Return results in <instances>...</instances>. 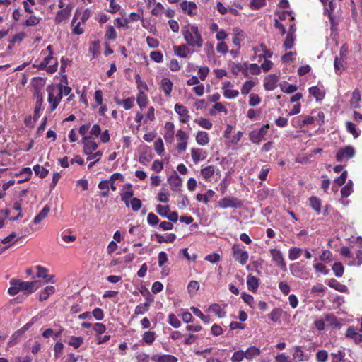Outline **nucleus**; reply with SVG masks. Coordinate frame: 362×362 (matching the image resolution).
<instances>
[{
    "mask_svg": "<svg viewBox=\"0 0 362 362\" xmlns=\"http://www.w3.org/2000/svg\"><path fill=\"white\" fill-rule=\"evenodd\" d=\"M182 34L189 46L198 48L203 46V39L197 26L188 25L183 28Z\"/></svg>",
    "mask_w": 362,
    "mask_h": 362,
    "instance_id": "f257e3e1",
    "label": "nucleus"
},
{
    "mask_svg": "<svg viewBox=\"0 0 362 362\" xmlns=\"http://www.w3.org/2000/svg\"><path fill=\"white\" fill-rule=\"evenodd\" d=\"M232 255L234 259L241 265H245L249 259V254L245 250V247L239 243H235L232 247Z\"/></svg>",
    "mask_w": 362,
    "mask_h": 362,
    "instance_id": "f03ea898",
    "label": "nucleus"
},
{
    "mask_svg": "<svg viewBox=\"0 0 362 362\" xmlns=\"http://www.w3.org/2000/svg\"><path fill=\"white\" fill-rule=\"evenodd\" d=\"M124 176L121 173H115L110 176L109 180L100 182L98 184V188L101 190H108L109 187H110L112 191H115L117 188L115 185V181L117 180L124 181Z\"/></svg>",
    "mask_w": 362,
    "mask_h": 362,
    "instance_id": "7ed1b4c3",
    "label": "nucleus"
},
{
    "mask_svg": "<svg viewBox=\"0 0 362 362\" xmlns=\"http://www.w3.org/2000/svg\"><path fill=\"white\" fill-rule=\"evenodd\" d=\"M218 206L221 209L240 208L243 206V202L233 197H225L220 199Z\"/></svg>",
    "mask_w": 362,
    "mask_h": 362,
    "instance_id": "20e7f679",
    "label": "nucleus"
},
{
    "mask_svg": "<svg viewBox=\"0 0 362 362\" xmlns=\"http://www.w3.org/2000/svg\"><path fill=\"white\" fill-rule=\"evenodd\" d=\"M53 56L51 54L45 55L44 59L40 62L38 64L34 65V66L37 67L40 70L46 69L47 71L52 74L57 71V62L55 61L53 64L49 65L53 61Z\"/></svg>",
    "mask_w": 362,
    "mask_h": 362,
    "instance_id": "39448f33",
    "label": "nucleus"
},
{
    "mask_svg": "<svg viewBox=\"0 0 362 362\" xmlns=\"http://www.w3.org/2000/svg\"><path fill=\"white\" fill-rule=\"evenodd\" d=\"M269 252L275 265L281 270L286 271V264L281 251L278 249H270Z\"/></svg>",
    "mask_w": 362,
    "mask_h": 362,
    "instance_id": "423d86ee",
    "label": "nucleus"
},
{
    "mask_svg": "<svg viewBox=\"0 0 362 362\" xmlns=\"http://www.w3.org/2000/svg\"><path fill=\"white\" fill-rule=\"evenodd\" d=\"M269 128V125L267 124L263 125L259 130L251 132L249 136L250 141L254 144H259L267 134Z\"/></svg>",
    "mask_w": 362,
    "mask_h": 362,
    "instance_id": "0eeeda50",
    "label": "nucleus"
},
{
    "mask_svg": "<svg viewBox=\"0 0 362 362\" xmlns=\"http://www.w3.org/2000/svg\"><path fill=\"white\" fill-rule=\"evenodd\" d=\"M21 291H25L27 293H31L42 286L40 281L35 280L33 281H21L18 283Z\"/></svg>",
    "mask_w": 362,
    "mask_h": 362,
    "instance_id": "6e6552de",
    "label": "nucleus"
},
{
    "mask_svg": "<svg viewBox=\"0 0 362 362\" xmlns=\"http://www.w3.org/2000/svg\"><path fill=\"white\" fill-rule=\"evenodd\" d=\"M336 8V3L334 0H330L329 1L328 5L325 4L324 6V13L325 15H327L331 23V29L334 30L335 29V26L337 23L335 22V17L333 16V11Z\"/></svg>",
    "mask_w": 362,
    "mask_h": 362,
    "instance_id": "1a4fd4ad",
    "label": "nucleus"
},
{
    "mask_svg": "<svg viewBox=\"0 0 362 362\" xmlns=\"http://www.w3.org/2000/svg\"><path fill=\"white\" fill-rule=\"evenodd\" d=\"M175 136L177 141V150L185 151L187 148L189 136L183 130L180 129L177 132Z\"/></svg>",
    "mask_w": 362,
    "mask_h": 362,
    "instance_id": "9d476101",
    "label": "nucleus"
},
{
    "mask_svg": "<svg viewBox=\"0 0 362 362\" xmlns=\"http://www.w3.org/2000/svg\"><path fill=\"white\" fill-rule=\"evenodd\" d=\"M355 154L354 148L351 146H347L344 148H340L337 154L336 159L337 161H341L344 158H351L354 157Z\"/></svg>",
    "mask_w": 362,
    "mask_h": 362,
    "instance_id": "9b49d317",
    "label": "nucleus"
},
{
    "mask_svg": "<svg viewBox=\"0 0 362 362\" xmlns=\"http://www.w3.org/2000/svg\"><path fill=\"white\" fill-rule=\"evenodd\" d=\"M175 112L180 117V121L182 123H187L189 120V115L187 109L182 105L176 103L174 107Z\"/></svg>",
    "mask_w": 362,
    "mask_h": 362,
    "instance_id": "f8f14e48",
    "label": "nucleus"
},
{
    "mask_svg": "<svg viewBox=\"0 0 362 362\" xmlns=\"http://www.w3.org/2000/svg\"><path fill=\"white\" fill-rule=\"evenodd\" d=\"M90 138V136H83L82 139V141L84 144L83 153L86 156L92 155V153L98 148V144L95 141H89Z\"/></svg>",
    "mask_w": 362,
    "mask_h": 362,
    "instance_id": "ddd939ff",
    "label": "nucleus"
},
{
    "mask_svg": "<svg viewBox=\"0 0 362 362\" xmlns=\"http://www.w3.org/2000/svg\"><path fill=\"white\" fill-rule=\"evenodd\" d=\"M279 77L276 74H269L264 78V87L267 90H273L277 86Z\"/></svg>",
    "mask_w": 362,
    "mask_h": 362,
    "instance_id": "4468645a",
    "label": "nucleus"
},
{
    "mask_svg": "<svg viewBox=\"0 0 362 362\" xmlns=\"http://www.w3.org/2000/svg\"><path fill=\"white\" fill-rule=\"evenodd\" d=\"M47 91L48 93V102L51 105V111H54L57 107V100L54 90V85L48 86Z\"/></svg>",
    "mask_w": 362,
    "mask_h": 362,
    "instance_id": "2eb2a0df",
    "label": "nucleus"
},
{
    "mask_svg": "<svg viewBox=\"0 0 362 362\" xmlns=\"http://www.w3.org/2000/svg\"><path fill=\"white\" fill-rule=\"evenodd\" d=\"M59 10L57 12L54 18V23L59 24L62 21L68 19L71 15V10L66 9L64 8H59Z\"/></svg>",
    "mask_w": 362,
    "mask_h": 362,
    "instance_id": "dca6fc26",
    "label": "nucleus"
},
{
    "mask_svg": "<svg viewBox=\"0 0 362 362\" xmlns=\"http://www.w3.org/2000/svg\"><path fill=\"white\" fill-rule=\"evenodd\" d=\"M346 337L352 339L356 344L362 341V335L357 332L354 327H349L346 332Z\"/></svg>",
    "mask_w": 362,
    "mask_h": 362,
    "instance_id": "f3484780",
    "label": "nucleus"
},
{
    "mask_svg": "<svg viewBox=\"0 0 362 362\" xmlns=\"http://www.w3.org/2000/svg\"><path fill=\"white\" fill-rule=\"evenodd\" d=\"M35 98H36V104L35 107L33 117L34 119H37L40 117V112L42 110L43 96L42 93H37Z\"/></svg>",
    "mask_w": 362,
    "mask_h": 362,
    "instance_id": "a211bd4d",
    "label": "nucleus"
},
{
    "mask_svg": "<svg viewBox=\"0 0 362 362\" xmlns=\"http://www.w3.org/2000/svg\"><path fill=\"white\" fill-rule=\"evenodd\" d=\"M131 185H127L126 187L127 189L124 188L121 193V199L125 203L127 206H129L130 198L134 195V191L131 189Z\"/></svg>",
    "mask_w": 362,
    "mask_h": 362,
    "instance_id": "6ab92c4d",
    "label": "nucleus"
},
{
    "mask_svg": "<svg viewBox=\"0 0 362 362\" xmlns=\"http://www.w3.org/2000/svg\"><path fill=\"white\" fill-rule=\"evenodd\" d=\"M31 84L35 89L34 96H36L37 93H41L40 90L44 87L45 81L42 78L35 77L33 78Z\"/></svg>",
    "mask_w": 362,
    "mask_h": 362,
    "instance_id": "aec40b11",
    "label": "nucleus"
},
{
    "mask_svg": "<svg viewBox=\"0 0 362 362\" xmlns=\"http://www.w3.org/2000/svg\"><path fill=\"white\" fill-rule=\"evenodd\" d=\"M151 359L155 362H177V358L173 355H153Z\"/></svg>",
    "mask_w": 362,
    "mask_h": 362,
    "instance_id": "412c9836",
    "label": "nucleus"
},
{
    "mask_svg": "<svg viewBox=\"0 0 362 362\" xmlns=\"http://www.w3.org/2000/svg\"><path fill=\"white\" fill-rule=\"evenodd\" d=\"M247 286L248 290L254 293L256 292L259 287V279L255 276L248 275L247 277Z\"/></svg>",
    "mask_w": 362,
    "mask_h": 362,
    "instance_id": "4be33fe9",
    "label": "nucleus"
},
{
    "mask_svg": "<svg viewBox=\"0 0 362 362\" xmlns=\"http://www.w3.org/2000/svg\"><path fill=\"white\" fill-rule=\"evenodd\" d=\"M162 90L164 91L165 96H170L172 89L173 83L168 78H163L160 83Z\"/></svg>",
    "mask_w": 362,
    "mask_h": 362,
    "instance_id": "5701e85b",
    "label": "nucleus"
},
{
    "mask_svg": "<svg viewBox=\"0 0 362 362\" xmlns=\"http://www.w3.org/2000/svg\"><path fill=\"white\" fill-rule=\"evenodd\" d=\"M180 6L185 13L190 16L196 13L197 6L194 2L184 1L180 4Z\"/></svg>",
    "mask_w": 362,
    "mask_h": 362,
    "instance_id": "b1692460",
    "label": "nucleus"
},
{
    "mask_svg": "<svg viewBox=\"0 0 362 362\" xmlns=\"http://www.w3.org/2000/svg\"><path fill=\"white\" fill-rule=\"evenodd\" d=\"M173 49L175 54L182 58L187 57L188 54L190 53L189 49L185 45H182L179 46H174Z\"/></svg>",
    "mask_w": 362,
    "mask_h": 362,
    "instance_id": "393cba45",
    "label": "nucleus"
},
{
    "mask_svg": "<svg viewBox=\"0 0 362 362\" xmlns=\"http://www.w3.org/2000/svg\"><path fill=\"white\" fill-rule=\"evenodd\" d=\"M234 36L233 37V43L238 47H240V42L245 38L244 32L239 28H235L233 30Z\"/></svg>",
    "mask_w": 362,
    "mask_h": 362,
    "instance_id": "a878e982",
    "label": "nucleus"
},
{
    "mask_svg": "<svg viewBox=\"0 0 362 362\" xmlns=\"http://www.w3.org/2000/svg\"><path fill=\"white\" fill-rule=\"evenodd\" d=\"M192 158L194 163L206 158L205 153L201 148H192L191 151Z\"/></svg>",
    "mask_w": 362,
    "mask_h": 362,
    "instance_id": "bb28decb",
    "label": "nucleus"
},
{
    "mask_svg": "<svg viewBox=\"0 0 362 362\" xmlns=\"http://www.w3.org/2000/svg\"><path fill=\"white\" fill-rule=\"evenodd\" d=\"M214 172L215 166L211 165L201 169L200 174L204 180H208L214 175Z\"/></svg>",
    "mask_w": 362,
    "mask_h": 362,
    "instance_id": "cd10ccee",
    "label": "nucleus"
},
{
    "mask_svg": "<svg viewBox=\"0 0 362 362\" xmlns=\"http://www.w3.org/2000/svg\"><path fill=\"white\" fill-rule=\"evenodd\" d=\"M214 194L215 192L213 190L209 189L204 194H197L196 196V199L198 202H202L206 204L209 203V199L214 197Z\"/></svg>",
    "mask_w": 362,
    "mask_h": 362,
    "instance_id": "c85d7f7f",
    "label": "nucleus"
},
{
    "mask_svg": "<svg viewBox=\"0 0 362 362\" xmlns=\"http://www.w3.org/2000/svg\"><path fill=\"white\" fill-rule=\"evenodd\" d=\"M197 142L202 146H204L209 142V135L206 132L199 131L196 136Z\"/></svg>",
    "mask_w": 362,
    "mask_h": 362,
    "instance_id": "c756f323",
    "label": "nucleus"
},
{
    "mask_svg": "<svg viewBox=\"0 0 362 362\" xmlns=\"http://www.w3.org/2000/svg\"><path fill=\"white\" fill-rule=\"evenodd\" d=\"M261 353L259 348L256 346H250L245 351V358L247 360H252L254 357L258 356Z\"/></svg>",
    "mask_w": 362,
    "mask_h": 362,
    "instance_id": "7c9ffc66",
    "label": "nucleus"
},
{
    "mask_svg": "<svg viewBox=\"0 0 362 362\" xmlns=\"http://www.w3.org/2000/svg\"><path fill=\"white\" fill-rule=\"evenodd\" d=\"M303 251V249L297 247H291L288 253V259L291 261L296 260L300 257Z\"/></svg>",
    "mask_w": 362,
    "mask_h": 362,
    "instance_id": "2f4dec72",
    "label": "nucleus"
},
{
    "mask_svg": "<svg viewBox=\"0 0 362 362\" xmlns=\"http://www.w3.org/2000/svg\"><path fill=\"white\" fill-rule=\"evenodd\" d=\"M361 100V94L358 89H356L352 93V96L350 100V106L354 109L359 107V102Z\"/></svg>",
    "mask_w": 362,
    "mask_h": 362,
    "instance_id": "473e14b6",
    "label": "nucleus"
},
{
    "mask_svg": "<svg viewBox=\"0 0 362 362\" xmlns=\"http://www.w3.org/2000/svg\"><path fill=\"white\" fill-rule=\"evenodd\" d=\"M55 291V288L53 286H46L44 290L40 293L39 300L43 301L47 300L50 295H52Z\"/></svg>",
    "mask_w": 362,
    "mask_h": 362,
    "instance_id": "72a5a7b5",
    "label": "nucleus"
},
{
    "mask_svg": "<svg viewBox=\"0 0 362 362\" xmlns=\"http://www.w3.org/2000/svg\"><path fill=\"white\" fill-rule=\"evenodd\" d=\"M325 321L334 328L339 329L341 327V323L338 321L337 317L332 314H326Z\"/></svg>",
    "mask_w": 362,
    "mask_h": 362,
    "instance_id": "f704fd0d",
    "label": "nucleus"
},
{
    "mask_svg": "<svg viewBox=\"0 0 362 362\" xmlns=\"http://www.w3.org/2000/svg\"><path fill=\"white\" fill-rule=\"evenodd\" d=\"M309 93L315 97L317 100H320L324 98V91L317 86H312L309 88Z\"/></svg>",
    "mask_w": 362,
    "mask_h": 362,
    "instance_id": "c9c22d12",
    "label": "nucleus"
},
{
    "mask_svg": "<svg viewBox=\"0 0 362 362\" xmlns=\"http://www.w3.org/2000/svg\"><path fill=\"white\" fill-rule=\"evenodd\" d=\"M168 182L170 185L171 189L173 191L177 190L182 185V180L178 175L170 177L168 179Z\"/></svg>",
    "mask_w": 362,
    "mask_h": 362,
    "instance_id": "e433bc0d",
    "label": "nucleus"
},
{
    "mask_svg": "<svg viewBox=\"0 0 362 362\" xmlns=\"http://www.w3.org/2000/svg\"><path fill=\"white\" fill-rule=\"evenodd\" d=\"M50 209L48 206H45L40 213L34 218L33 223L38 224L43 220L48 214Z\"/></svg>",
    "mask_w": 362,
    "mask_h": 362,
    "instance_id": "4c0bfd02",
    "label": "nucleus"
},
{
    "mask_svg": "<svg viewBox=\"0 0 362 362\" xmlns=\"http://www.w3.org/2000/svg\"><path fill=\"white\" fill-rule=\"evenodd\" d=\"M35 269L37 271V277L38 278H43V279H46L47 277H48V279H47V281H51V280L54 278L53 276H48L47 275V269L38 265V266H36L35 267Z\"/></svg>",
    "mask_w": 362,
    "mask_h": 362,
    "instance_id": "58836bf2",
    "label": "nucleus"
},
{
    "mask_svg": "<svg viewBox=\"0 0 362 362\" xmlns=\"http://www.w3.org/2000/svg\"><path fill=\"white\" fill-rule=\"evenodd\" d=\"M281 90L286 93H292L297 90V86L296 85L290 84L286 81H283L280 83Z\"/></svg>",
    "mask_w": 362,
    "mask_h": 362,
    "instance_id": "ea45409f",
    "label": "nucleus"
},
{
    "mask_svg": "<svg viewBox=\"0 0 362 362\" xmlns=\"http://www.w3.org/2000/svg\"><path fill=\"white\" fill-rule=\"evenodd\" d=\"M158 243H173L176 239V235L174 233H168L165 237L160 234H156Z\"/></svg>",
    "mask_w": 362,
    "mask_h": 362,
    "instance_id": "a19ab883",
    "label": "nucleus"
},
{
    "mask_svg": "<svg viewBox=\"0 0 362 362\" xmlns=\"http://www.w3.org/2000/svg\"><path fill=\"white\" fill-rule=\"evenodd\" d=\"M170 193L168 189L162 187L158 194V200L163 203H167L169 202Z\"/></svg>",
    "mask_w": 362,
    "mask_h": 362,
    "instance_id": "79ce46f5",
    "label": "nucleus"
},
{
    "mask_svg": "<svg viewBox=\"0 0 362 362\" xmlns=\"http://www.w3.org/2000/svg\"><path fill=\"white\" fill-rule=\"evenodd\" d=\"M294 40H295V34H293V31L288 32L286 35V37L284 40V47L286 49H291L294 45Z\"/></svg>",
    "mask_w": 362,
    "mask_h": 362,
    "instance_id": "37998d69",
    "label": "nucleus"
},
{
    "mask_svg": "<svg viewBox=\"0 0 362 362\" xmlns=\"http://www.w3.org/2000/svg\"><path fill=\"white\" fill-rule=\"evenodd\" d=\"M328 285L330 287H332L340 292H345L347 290V288L345 285L340 284L334 279H330L328 282Z\"/></svg>",
    "mask_w": 362,
    "mask_h": 362,
    "instance_id": "c03bdc74",
    "label": "nucleus"
},
{
    "mask_svg": "<svg viewBox=\"0 0 362 362\" xmlns=\"http://www.w3.org/2000/svg\"><path fill=\"white\" fill-rule=\"evenodd\" d=\"M291 274L296 277H300L299 274L303 271V267L300 262L291 264L289 267Z\"/></svg>",
    "mask_w": 362,
    "mask_h": 362,
    "instance_id": "a18cd8bd",
    "label": "nucleus"
},
{
    "mask_svg": "<svg viewBox=\"0 0 362 362\" xmlns=\"http://www.w3.org/2000/svg\"><path fill=\"white\" fill-rule=\"evenodd\" d=\"M209 310L220 318H223L226 316V312L221 308L218 304H214L211 305Z\"/></svg>",
    "mask_w": 362,
    "mask_h": 362,
    "instance_id": "49530a36",
    "label": "nucleus"
},
{
    "mask_svg": "<svg viewBox=\"0 0 362 362\" xmlns=\"http://www.w3.org/2000/svg\"><path fill=\"white\" fill-rule=\"evenodd\" d=\"M117 37V32L112 25H107L105 34V38L109 40H115Z\"/></svg>",
    "mask_w": 362,
    "mask_h": 362,
    "instance_id": "de8ad7c7",
    "label": "nucleus"
},
{
    "mask_svg": "<svg viewBox=\"0 0 362 362\" xmlns=\"http://www.w3.org/2000/svg\"><path fill=\"white\" fill-rule=\"evenodd\" d=\"M310 206L320 214L321 211V202L316 197H311L309 199Z\"/></svg>",
    "mask_w": 362,
    "mask_h": 362,
    "instance_id": "09e8293b",
    "label": "nucleus"
},
{
    "mask_svg": "<svg viewBox=\"0 0 362 362\" xmlns=\"http://www.w3.org/2000/svg\"><path fill=\"white\" fill-rule=\"evenodd\" d=\"M134 98H128L123 100H116V103L118 105H122L125 110H129L134 106Z\"/></svg>",
    "mask_w": 362,
    "mask_h": 362,
    "instance_id": "8fccbe9b",
    "label": "nucleus"
},
{
    "mask_svg": "<svg viewBox=\"0 0 362 362\" xmlns=\"http://www.w3.org/2000/svg\"><path fill=\"white\" fill-rule=\"evenodd\" d=\"M33 170L35 175L39 176L40 178H45L49 173V170L40 165H35L33 167Z\"/></svg>",
    "mask_w": 362,
    "mask_h": 362,
    "instance_id": "3c124183",
    "label": "nucleus"
},
{
    "mask_svg": "<svg viewBox=\"0 0 362 362\" xmlns=\"http://www.w3.org/2000/svg\"><path fill=\"white\" fill-rule=\"evenodd\" d=\"M305 354L301 347L296 346L294 347V352L293 354V358L296 361H302L304 359Z\"/></svg>",
    "mask_w": 362,
    "mask_h": 362,
    "instance_id": "603ef678",
    "label": "nucleus"
},
{
    "mask_svg": "<svg viewBox=\"0 0 362 362\" xmlns=\"http://www.w3.org/2000/svg\"><path fill=\"white\" fill-rule=\"evenodd\" d=\"M353 192V182L351 180H349L346 185L341 189V194L342 197H349Z\"/></svg>",
    "mask_w": 362,
    "mask_h": 362,
    "instance_id": "864d4df0",
    "label": "nucleus"
},
{
    "mask_svg": "<svg viewBox=\"0 0 362 362\" xmlns=\"http://www.w3.org/2000/svg\"><path fill=\"white\" fill-rule=\"evenodd\" d=\"M191 310L195 315L197 317H199L204 322L209 323L210 322V317L208 315H204L202 312L195 308V307H191Z\"/></svg>",
    "mask_w": 362,
    "mask_h": 362,
    "instance_id": "5fc2aeb1",
    "label": "nucleus"
},
{
    "mask_svg": "<svg viewBox=\"0 0 362 362\" xmlns=\"http://www.w3.org/2000/svg\"><path fill=\"white\" fill-rule=\"evenodd\" d=\"M83 343V338L81 337H71L69 339V344L74 349H78Z\"/></svg>",
    "mask_w": 362,
    "mask_h": 362,
    "instance_id": "6e6d98bb",
    "label": "nucleus"
},
{
    "mask_svg": "<svg viewBox=\"0 0 362 362\" xmlns=\"http://www.w3.org/2000/svg\"><path fill=\"white\" fill-rule=\"evenodd\" d=\"M149 306L150 304L148 302L140 303L135 308L134 313L136 315H142L148 310Z\"/></svg>",
    "mask_w": 362,
    "mask_h": 362,
    "instance_id": "4d7b16f0",
    "label": "nucleus"
},
{
    "mask_svg": "<svg viewBox=\"0 0 362 362\" xmlns=\"http://www.w3.org/2000/svg\"><path fill=\"white\" fill-rule=\"evenodd\" d=\"M332 270L337 277L342 276L344 274V267L341 262H335L332 266Z\"/></svg>",
    "mask_w": 362,
    "mask_h": 362,
    "instance_id": "13d9d810",
    "label": "nucleus"
},
{
    "mask_svg": "<svg viewBox=\"0 0 362 362\" xmlns=\"http://www.w3.org/2000/svg\"><path fill=\"white\" fill-rule=\"evenodd\" d=\"M155 335L156 334L153 332H145L143 334L142 339L145 343L148 344H151L155 340Z\"/></svg>",
    "mask_w": 362,
    "mask_h": 362,
    "instance_id": "bf43d9fd",
    "label": "nucleus"
},
{
    "mask_svg": "<svg viewBox=\"0 0 362 362\" xmlns=\"http://www.w3.org/2000/svg\"><path fill=\"white\" fill-rule=\"evenodd\" d=\"M41 18L35 16H30L25 21L23 25L28 27L35 26L40 22Z\"/></svg>",
    "mask_w": 362,
    "mask_h": 362,
    "instance_id": "052dcab7",
    "label": "nucleus"
},
{
    "mask_svg": "<svg viewBox=\"0 0 362 362\" xmlns=\"http://www.w3.org/2000/svg\"><path fill=\"white\" fill-rule=\"evenodd\" d=\"M18 283V281L17 280L13 279L11 281V286L8 290V292L11 296H15L21 291L20 288H18L19 286Z\"/></svg>",
    "mask_w": 362,
    "mask_h": 362,
    "instance_id": "680f3d73",
    "label": "nucleus"
},
{
    "mask_svg": "<svg viewBox=\"0 0 362 362\" xmlns=\"http://www.w3.org/2000/svg\"><path fill=\"white\" fill-rule=\"evenodd\" d=\"M195 122H197L202 127L206 129H211L213 126L211 122L209 119L206 118H200L199 119H196Z\"/></svg>",
    "mask_w": 362,
    "mask_h": 362,
    "instance_id": "e2e57ef3",
    "label": "nucleus"
},
{
    "mask_svg": "<svg viewBox=\"0 0 362 362\" xmlns=\"http://www.w3.org/2000/svg\"><path fill=\"white\" fill-rule=\"evenodd\" d=\"M254 86H255V83L252 81H245L242 86L241 93L243 95L248 94Z\"/></svg>",
    "mask_w": 362,
    "mask_h": 362,
    "instance_id": "0e129e2a",
    "label": "nucleus"
},
{
    "mask_svg": "<svg viewBox=\"0 0 362 362\" xmlns=\"http://www.w3.org/2000/svg\"><path fill=\"white\" fill-rule=\"evenodd\" d=\"M156 212L162 217L166 218L168 213H170L169 206L157 205L156 208Z\"/></svg>",
    "mask_w": 362,
    "mask_h": 362,
    "instance_id": "69168bd1",
    "label": "nucleus"
},
{
    "mask_svg": "<svg viewBox=\"0 0 362 362\" xmlns=\"http://www.w3.org/2000/svg\"><path fill=\"white\" fill-rule=\"evenodd\" d=\"M223 96L226 98L233 99L238 97V95H239V91L231 88L225 90V91H223Z\"/></svg>",
    "mask_w": 362,
    "mask_h": 362,
    "instance_id": "338daca9",
    "label": "nucleus"
},
{
    "mask_svg": "<svg viewBox=\"0 0 362 362\" xmlns=\"http://www.w3.org/2000/svg\"><path fill=\"white\" fill-rule=\"evenodd\" d=\"M328 358V353L325 350H320L316 354V361L317 362H326Z\"/></svg>",
    "mask_w": 362,
    "mask_h": 362,
    "instance_id": "774afa93",
    "label": "nucleus"
}]
</instances>
